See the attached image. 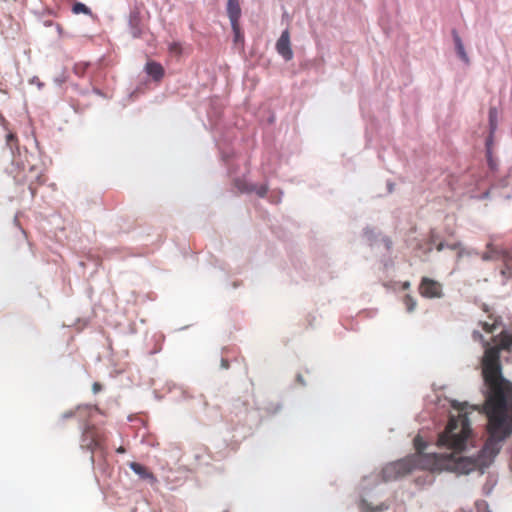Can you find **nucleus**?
<instances>
[{
    "mask_svg": "<svg viewBox=\"0 0 512 512\" xmlns=\"http://www.w3.org/2000/svg\"><path fill=\"white\" fill-rule=\"evenodd\" d=\"M360 510H361V512H372L371 507L365 500H362L360 502Z\"/></svg>",
    "mask_w": 512,
    "mask_h": 512,
    "instance_id": "aec40b11",
    "label": "nucleus"
},
{
    "mask_svg": "<svg viewBox=\"0 0 512 512\" xmlns=\"http://www.w3.org/2000/svg\"><path fill=\"white\" fill-rule=\"evenodd\" d=\"M106 433L103 429L95 426H87L81 438V447L92 453L96 450H105Z\"/></svg>",
    "mask_w": 512,
    "mask_h": 512,
    "instance_id": "20e7f679",
    "label": "nucleus"
},
{
    "mask_svg": "<svg viewBox=\"0 0 512 512\" xmlns=\"http://www.w3.org/2000/svg\"><path fill=\"white\" fill-rule=\"evenodd\" d=\"M496 116L497 112L495 108H491L489 111V120L491 129L494 130L496 128Z\"/></svg>",
    "mask_w": 512,
    "mask_h": 512,
    "instance_id": "a211bd4d",
    "label": "nucleus"
},
{
    "mask_svg": "<svg viewBox=\"0 0 512 512\" xmlns=\"http://www.w3.org/2000/svg\"><path fill=\"white\" fill-rule=\"evenodd\" d=\"M411 284L409 281H405L403 284H402V288L404 290H408L410 288Z\"/></svg>",
    "mask_w": 512,
    "mask_h": 512,
    "instance_id": "b1692460",
    "label": "nucleus"
},
{
    "mask_svg": "<svg viewBox=\"0 0 512 512\" xmlns=\"http://www.w3.org/2000/svg\"><path fill=\"white\" fill-rule=\"evenodd\" d=\"M145 71L149 76H151L155 81H159L164 76V68L162 65L155 61L147 62L145 66Z\"/></svg>",
    "mask_w": 512,
    "mask_h": 512,
    "instance_id": "9d476101",
    "label": "nucleus"
},
{
    "mask_svg": "<svg viewBox=\"0 0 512 512\" xmlns=\"http://www.w3.org/2000/svg\"><path fill=\"white\" fill-rule=\"evenodd\" d=\"M470 422L466 415L460 414L457 418L451 417L446 429L438 437V446L452 450L450 454H423L426 443L420 436L414 438L417 450L415 455L426 457L422 460V468L435 470H449L458 474H468L477 466L474 460L462 457L459 453L465 448L470 435Z\"/></svg>",
    "mask_w": 512,
    "mask_h": 512,
    "instance_id": "f03ea898",
    "label": "nucleus"
},
{
    "mask_svg": "<svg viewBox=\"0 0 512 512\" xmlns=\"http://www.w3.org/2000/svg\"><path fill=\"white\" fill-rule=\"evenodd\" d=\"M245 191H247V192L255 191L257 193V195H259L260 197H264L268 191V187L266 185H261L259 187L252 186L251 188L246 189Z\"/></svg>",
    "mask_w": 512,
    "mask_h": 512,
    "instance_id": "dca6fc26",
    "label": "nucleus"
},
{
    "mask_svg": "<svg viewBox=\"0 0 512 512\" xmlns=\"http://www.w3.org/2000/svg\"><path fill=\"white\" fill-rule=\"evenodd\" d=\"M484 382L488 388L484 411L488 418L489 438L486 440L477 466L489 464L501 449V442L512 433V383L502 375L500 353L496 347L486 349L482 361Z\"/></svg>",
    "mask_w": 512,
    "mask_h": 512,
    "instance_id": "f257e3e1",
    "label": "nucleus"
},
{
    "mask_svg": "<svg viewBox=\"0 0 512 512\" xmlns=\"http://www.w3.org/2000/svg\"><path fill=\"white\" fill-rule=\"evenodd\" d=\"M117 453H124L125 452V448L120 446L117 450H116Z\"/></svg>",
    "mask_w": 512,
    "mask_h": 512,
    "instance_id": "bb28decb",
    "label": "nucleus"
},
{
    "mask_svg": "<svg viewBox=\"0 0 512 512\" xmlns=\"http://www.w3.org/2000/svg\"><path fill=\"white\" fill-rule=\"evenodd\" d=\"M482 327H483V329H484L486 332L491 333V332H493V331H494V329H495V327H496V324H495V323H493V324H489V323H487V322H484V323L482 324Z\"/></svg>",
    "mask_w": 512,
    "mask_h": 512,
    "instance_id": "412c9836",
    "label": "nucleus"
},
{
    "mask_svg": "<svg viewBox=\"0 0 512 512\" xmlns=\"http://www.w3.org/2000/svg\"><path fill=\"white\" fill-rule=\"evenodd\" d=\"M227 15L231 24L239 23L241 17V7L239 0L227 1Z\"/></svg>",
    "mask_w": 512,
    "mask_h": 512,
    "instance_id": "1a4fd4ad",
    "label": "nucleus"
},
{
    "mask_svg": "<svg viewBox=\"0 0 512 512\" xmlns=\"http://www.w3.org/2000/svg\"><path fill=\"white\" fill-rule=\"evenodd\" d=\"M222 366H223L224 368H228V366H229V365H228V362H227L226 360H222Z\"/></svg>",
    "mask_w": 512,
    "mask_h": 512,
    "instance_id": "cd10ccee",
    "label": "nucleus"
},
{
    "mask_svg": "<svg viewBox=\"0 0 512 512\" xmlns=\"http://www.w3.org/2000/svg\"><path fill=\"white\" fill-rule=\"evenodd\" d=\"M169 50L172 53L180 54L181 53V46H180L179 43L174 42V43L170 44Z\"/></svg>",
    "mask_w": 512,
    "mask_h": 512,
    "instance_id": "6ab92c4d",
    "label": "nucleus"
},
{
    "mask_svg": "<svg viewBox=\"0 0 512 512\" xmlns=\"http://www.w3.org/2000/svg\"><path fill=\"white\" fill-rule=\"evenodd\" d=\"M426 457L412 455L386 465L382 470L385 481H393L411 473L414 469L422 468V460Z\"/></svg>",
    "mask_w": 512,
    "mask_h": 512,
    "instance_id": "7ed1b4c3",
    "label": "nucleus"
},
{
    "mask_svg": "<svg viewBox=\"0 0 512 512\" xmlns=\"http://www.w3.org/2000/svg\"><path fill=\"white\" fill-rule=\"evenodd\" d=\"M72 11L75 13V14H80V13H83V14H90L91 11L90 9L83 3H75L73 5V8H72Z\"/></svg>",
    "mask_w": 512,
    "mask_h": 512,
    "instance_id": "2eb2a0df",
    "label": "nucleus"
},
{
    "mask_svg": "<svg viewBox=\"0 0 512 512\" xmlns=\"http://www.w3.org/2000/svg\"><path fill=\"white\" fill-rule=\"evenodd\" d=\"M6 144L11 149V151L18 148V139L14 133L9 132L6 135Z\"/></svg>",
    "mask_w": 512,
    "mask_h": 512,
    "instance_id": "4468645a",
    "label": "nucleus"
},
{
    "mask_svg": "<svg viewBox=\"0 0 512 512\" xmlns=\"http://www.w3.org/2000/svg\"><path fill=\"white\" fill-rule=\"evenodd\" d=\"M92 388H93V392H94V393H97V392H99V391L101 390V388H102V387H101V384H99L98 382H95V383L93 384V387H92Z\"/></svg>",
    "mask_w": 512,
    "mask_h": 512,
    "instance_id": "4be33fe9",
    "label": "nucleus"
},
{
    "mask_svg": "<svg viewBox=\"0 0 512 512\" xmlns=\"http://www.w3.org/2000/svg\"><path fill=\"white\" fill-rule=\"evenodd\" d=\"M14 178L18 184H27L32 196L45 181L42 169L36 166H30L27 172L18 173Z\"/></svg>",
    "mask_w": 512,
    "mask_h": 512,
    "instance_id": "39448f33",
    "label": "nucleus"
},
{
    "mask_svg": "<svg viewBox=\"0 0 512 512\" xmlns=\"http://www.w3.org/2000/svg\"><path fill=\"white\" fill-rule=\"evenodd\" d=\"M129 467L139 476L140 479L147 481L150 485H155L158 482L157 477L149 470L148 467L137 462H130Z\"/></svg>",
    "mask_w": 512,
    "mask_h": 512,
    "instance_id": "6e6552de",
    "label": "nucleus"
},
{
    "mask_svg": "<svg viewBox=\"0 0 512 512\" xmlns=\"http://www.w3.org/2000/svg\"><path fill=\"white\" fill-rule=\"evenodd\" d=\"M418 291L424 298H440L443 296L442 284L429 277H422Z\"/></svg>",
    "mask_w": 512,
    "mask_h": 512,
    "instance_id": "423d86ee",
    "label": "nucleus"
},
{
    "mask_svg": "<svg viewBox=\"0 0 512 512\" xmlns=\"http://www.w3.org/2000/svg\"><path fill=\"white\" fill-rule=\"evenodd\" d=\"M489 164H490L491 168H494L492 160H489Z\"/></svg>",
    "mask_w": 512,
    "mask_h": 512,
    "instance_id": "7c9ffc66",
    "label": "nucleus"
},
{
    "mask_svg": "<svg viewBox=\"0 0 512 512\" xmlns=\"http://www.w3.org/2000/svg\"><path fill=\"white\" fill-rule=\"evenodd\" d=\"M501 347L505 348V349L512 347V333L511 334L505 333L502 335Z\"/></svg>",
    "mask_w": 512,
    "mask_h": 512,
    "instance_id": "f3484780",
    "label": "nucleus"
},
{
    "mask_svg": "<svg viewBox=\"0 0 512 512\" xmlns=\"http://www.w3.org/2000/svg\"><path fill=\"white\" fill-rule=\"evenodd\" d=\"M437 251H442L444 249V244L443 243H439L436 247Z\"/></svg>",
    "mask_w": 512,
    "mask_h": 512,
    "instance_id": "a878e982",
    "label": "nucleus"
},
{
    "mask_svg": "<svg viewBox=\"0 0 512 512\" xmlns=\"http://www.w3.org/2000/svg\"><path fill=\"white\" fill-rule=\"evenodd\" d=\"M72 415H73V413H72V412H69V413H65V414H64V417H65V418H68V417H71Z\"/></svg>",
    "mask_w": 512,
    "mask_h": 512,
    "instance_id": "c85d7f7f",
    "label": "nucleus"
},
{
    "mask_svg": "<svg viewBox=\"0 0 512 512\" xmlns=\"http://www.w3.org/2000/svg\"><path fill=\"white\" fill-rule=\"evenodd\" d=\"M482 259H483V260H489V259H490V257H489L487 254H484V255L482 256Z\"/></svg>",
    "mask_w": 512,
    "mask_h": 512,
    "instance_id": "c756f323",
    "label": "nucleus"
},
{
    "mask_svg": "<svg viewBox=\"0 0 512 512\" xmlns=\"http://www.w3.org/2000/svg\"><path fill=\"white\" fill-rule=\"evenodd\" d=\"M20 240H21L22 242H24V241L26 240V234H25V232H24V231H21V233H20Z\"/></svg>",
    "mask_w": 512,
    "mask_h": 512,
    "instance_id": "393cba45",
    "label": "nucleus"
},
{
    "mask_svg": "<svg viewBox=\"0 0 512 512\" xmlns=\"http://www.w3.org/2000/svg\"><path fill=\"white\" fill-rule=\"evenodd\" d=\"M447 247L449 249L456 250V249H459L461 247V244L460 243H455V244L448 245Z\"/></svg>",
    "mask_w": 512,
    "mask_h": 512,
    "instance_id": "5701e85b",
    "label": "nucleus"
},
{
    "mask_svg": "<svg viewBox=\"0 0 512 512\" xmlns=\"http://www.w3.org/2000/svg\"><path fill=\"white\" fill-rule=\"evenodd\" d=\"M403 303L406 307L407 312H413L416 308L417 302L413 296L406 294L403 298Z\"/></svg>",
    "mask_w": 512,
    "mask_h": 512,
    "instance_id": "ddd939ff",
    "label": "nucleus"
},
{
    "mask_svg": "<svg viewBox=\"0 0 512 512\" xmlns=\"http://www.w3.org/2000/svg\"><path fill=\"white\" fill-rule=\"evenodd\" d=\"M231 27H232V30L234 33V42L236 44H238V43L243 44L244 43V34L241 31L240 23L231 24Z\"/></svg>",
    "mask_w": 512,
    "mask_h": 512,
    "instance_id": "f8f14e48",
    "label": "nucleus"
},
{
    "mask_svg": "<svg viewBox=\"0 0 512 512\" xmlns=\"http://www.w3.org/2000/svg\"><path fill=\"white\" fill-rule=\"evenodd\" d=\"M453 35H454V42H455V46H456V50H457L458 56L465 63L468 64L469 63V57H468L467 53L465 52V49H464V46H463L461 38L459 37V35L456 32H454Z\"/></svg>",
    "mask_w": 512,
    "mask_h": 512,
    "instance_id": "9b49d317",
    "label": "nucleus"
},
{
    "mask_svg": "<svg viewBox=\"0 0 512 512\" xmlns=\"http://www.w3.org/2000/svg\"><path fill=\"white\" fill-rule=\"evenodd\" d=\"M276 50L286 61H290L293 58V51L290 43V33L286 29L282 32L280 38L276 42Z\"/></svg>",
    "mask_w": 512,
    "mask_h": 512,
    "instance_id": "0eeeda50",
    "label": "nucleus"
}]
</instances>
